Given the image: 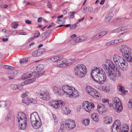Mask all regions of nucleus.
<instances>
[{"label":"nucleus","instance_id":"0e129e2a","mask_svg":"<svg viewBox=\"0 0 132 132\" xmlns=\"http://www.w3.org/2000/svg\"><path fill=\"white\" fill-rule=\"evenodd\" d=\"M75 13L74 12H70L69 18L71 19L73 18L74 17V13Z\"/></svg>","mask_w":132,"mask_h":132},{"label":"nucleus","instance_id":"aec40b11","mask_svg":"<svg viewBox=\"0 0 132 132\" xmlns=\"http://www.w3.org/2000/svg\"><path fill=\"white\" fill-rule=\"evenodd\" d=\"M106 73L108 77L110 80L114 82L116 80H117L115 73L113 72L112 70L108 71Z\"/></svg>","mask_w":132,"mask_h":132},{"label":"nucleus","instance_id":"a211bd4d","mask_svg":"<svg viewBox=\"0 0 132 132\" xmlns=\"http://www.w3.org/2000/svg\"><path fill=\"white\" fill-rule=\"evenodd\" d=\"M97 110L98 113L101 114H104L108 110L107 108L103 104H99L97 105Z\"/></svg>","mask_w":132,"mask_h":132},{"label":"nucleus","instance_id":"f3484780","mask_svg":"<svg viewBox=\"0 0 132 132\" xmlns=\"http://www.w3.org/2000/svg\"><path fill=\"white\" fill-rule=\"evenodd\" d=\"M72 86L68 85H63L61 87V90L63 91V94H66L69 95L71 91V87Z\"/></svg>","mask_w":132,"mask_h":132},{"label":"nucleus","instance_id":"9d476101","mask_svg":"<svg viewBox=\"0 0 132 132\" xmlns=\"http://www.w3.org/2000/svg\"><path fill=\"white\" fill-rule=\"evenodd\" d=\"M39 96L42 99L46 101L49 100L51 98L50 95L48 92L46 90L40 92Z\"/></svg>","mask_w":132,"mask_h":132},{"label":"nucleus","instance_id":"423d86ee","mask_svg":"<svg viewBox=\"0 0 132 132\" xmlns=\"http://www.w3.org/2000/svg\"><path fill=\"white\" fill-rule=\"evenodd\" d=\"M62 122L65 127L67 128L69 130L73 129L76 126L75 121L72 119H69L65 120Z\"/></svg>","mask_w":132,"mask_h":132},{"label":"nucleus","instance_id":"ddd939ff","mask_svg":"<svg viewBox=\"0 0 132 132\" xmlns=\"http://www.w3.org/2000/svg\"><path fill=\"white\" fill-rule=\"evenodd\" d=\"M65 105L64 103L62 101H55L52 104V106L54 108L57 109H61L64 105Z\"/></svg>","mask_w":132,"mask_h":132},{"label":"nucleus","instance_id":"c9c22d12","mask_svg":"<svg viewBox=\"0 0 132 132\" xmlns=\"http://www.w3.org/2000/svg\"><path fill=\"white\" fill-rule=\"evenodd\" d=\"M60 125L61 127L59 130V132H65L64 129L65 127L62 122L60 123Z\"/></svg>","mask_w":132,"mask_h":132},{"label":"nucleus","instance_id":"c85d7f7f","mask_svg":"<svg viewBox=\"0 0 132 132\" xmlns=\"http://www.w3.org/2000/svg\"><path fill=\"white\" fill-rule=\"evenodd\" d=\"M91 117L93 120L96 122H98L99 120L98 115L97 113H93L92 114Z\"/></svg>","mask_w":132,"mask_h":132},{"label":"nucleus","instance_id":"6e6d98bb","mask_svg":"<svg viewBox=\"0 0 132 132\" xmlns=\"http://www.w3.org/2000/svg\"><path fill=\"white\" fill-rule=\"evenodd\" d=\"M28 93L29 92H26L25 93L22 94L21 95L22 97L23 98H26V97L27 96Z\"/></svg>","mask_w":132,"mask_h":132},{"label":"nucleus","instance_id":"58836bf2","mask_svg":"<svg viewBox=\"0 0 132 132\" xmlns=\"http://www.w3.org/2000/svg\"><path fill=\"white\" fill-rule=\"evenodd\" d=\"M89 120L87 119H83L82 122L83 124L84 125L86 126H88L89 124Z\"/></svg>","mask_w":132,"mask_h":132},{"label":"nucleus","instance_id":"4d7b16f0","mask_svg":"<svg viewBox=\"0 0 132 132\" xmlns=\"http://www.w3.org/2000/svg\"><path fill=\"white\" fill-rule=\"evenodd\" d=\"M120 32L121 30L119 28L115 29L112 31V32L114 33H118Z\"/></svg>","mask_w":132,"mask_h":132},{"label":"nucleus","instance_id":"f257e3e1","mask_svg":"<svg viewBox=\"0 0 132 132\" xmlns=\"http://www.w3.org/2000/svg\"><path fill=\"white\" fill-rule=\"evenodd\" d=\"M91 75L93 80L100 84H104L106 81L105 72L101 68L95 67L91 71Z\"/></svg>","mask_w":132,"mask_h":132},{"label":"nucleus","instance_id":"7ed1b4c3","mask_svg":"<svg viewBox=\"0 0 132 132\" xmlns=\"http://www.w3.org/2000/svg\"><path fill=\"white\" fill-rule=\"evenodd\" d=\"M87 68L85 65L79 64L74 67V73L76 76L79 78H82L86 74Z\"/></svg>","mask_w":132,"mask_h":132},{"label":"nucleus","instance_id":"a878e982","mask_svg":"<svg viewBox=\"0 0 132 132\" xmlns=\"http://www.w3.org/2000/svg\"><path fill=\"white\" fill-rule=\"evenodd\" d=\"M63 15H61L58 17L56 21L57 23L58 24H61L65 22V18L63 17Z\"/></svg>","mask_w":132,"mask_h":132},{"label":"nucleus","instance_id":"79ce46f5","mask_svg":"<svg viewBox=\"0 0 132 132\" xmlns=\"http://www.w3.org/2000/svg\"><path fill=\"white\" fill-rule=\"evenodd\" d=\"M36 80V78H33L32 79H28L26 80L27 84H30L34 82Z\"/></svg>","mask_w":132,"mask_h":132},{"label":"nucleus","instance_id":"603ef678","mask_svg":"<svg viewBox=\"0 0 132 132\" xmlns=\"http://www.w3.org/2000/svg\"><path fill=\"white\" fill-rule=\"evenodd\" d=\"M78 23V22H77L76 23L71 25L70 26V28L72 30L74 29L77 26V24Z\"/></svg>","mask_w":132,"mask_h":132},{"label":"nucleus","instance_id":"7c9ffc66","mask_svg":"<svg viewBox=\"0 0 132 132\" xmlns=\"http://www.w3.org/2000/svg\"><path fill=\"white\" fill-rule=\"evenodd\" d=\"M63 55L58 56L52 57L50 59L51 61L52 62H55L59 60L60 59L62 58Z\"/></svg>","mask_w":132,"mask_h":132},{"label":"nucleus","instance_id":"bb28decb","mask_svg":"<svg viewBox=\"0 0 132 132\" xmlns=\"http://www.w3.org/2000/svg\"><path fill=\"white\" fill-rule=\"evenodd\" d=\"M52 89L53 91L55 93L59 95H62L61 93L60 92V88L59 87L54 86L53 87Z\"/></svg>","mask_w":132,"mask_h":132},{"label":"nucleus","instance_id":"e2e57ef3","mask_svg":"<svg viewBox=\"0 0 132 132\" xmlns=\"http://www.w3.org/2000/svg\"><path fill=\"white\" fill-rule=\"evenodd\" d=\"M27 85V84L26 81L25 80L22 82L21 85H19V87H20V88H21V90L23 88V87H21L22 86Z\"/></svg>","mask_w":132,"mask_h":132},{"label":"nucleus","instance_id":"a19ab883","mask_svg":"<svg viewBox=\"0 0 132 132\" xmlns=\"http://www.w3.org/2000/svg\"><path fill=\"white\" fill-rule=\"evenodd\" d=\"M22 102L27 105H29L30 104L29 99L28 98H24L22 100Z\"/></svg>","mask_w":132,"mask_h":132},{"label":"nucleus","instance_id":"2f4dec72","mask_svg":"<svg viewBox=\"0 0 132 132\" xmlns=\"http://www.w3.org/2000/svg\"><path fill=\"white\" fill-rule=\"evenodd\" d=\"M31 72L34 75V76H35V77H38V75H35L34 74L35 73L36 75L38 74L37 73V72H39L38 70L37 69V68L36 66H35L31 70Z\"/></svg>","mask_w":132,"mask_h":132},{"label":"nucleus","instance_id":"13d9d810","mask_svg":"<svg viewBox=\"0 0 132 132\" xmlns=\"http://www.w3.org/2000/svg\"><path fill=\"white\" fill-rule=\"evenodd\" d=\"M125 35L123 34V33L119 34L118 35V37L119 38H120V39H122L125 36Z\"/></svg>","mask_w":132,"mask_h":132},{"label":"nucleus","instance_id":"1a4fd4ad","mask_svg":"<svg viewBox=\"0 0 132 132\" xmlns=\"http://www.w3.org/2000/svg\"><path fill=\"white\" fill-rule=\"evenodd\" d=\"M112 58L114 62L117 67L120 63H122L125 60L122 57L117 54H114L112 56Z\"/></svg>","mask_w":132,"mask_h":132},{"label":"nucleus","instance_id":"338daca9","mask_svg":"<svg viewBox=\"0 0 132 132\" xmlns=\"http://www.w3.org/2000/svg\"><path fill=\"white\" fill-rule=\"evenodd\" d=\"M50 32H48L47 31H46L45 32L43 33V35H44L45 36V37H48V35H50Z\"/></svg>","mask_w":132,"mask_h":132},{"label":"nucleus","instance_id":"37998d69","mask_svg":"<svg viewBox=\"0 0 132 132\" xmlns=\"http://www.w3.org/2000/svg\"><path fill=\"white\" fill-rule=\"evenodd\" d=\"M28 61V59L27 57H24L21 59L19 61L20 63H27Z\"/></svg>","mask_w":132,"mask_h":132},{"label":"nucleus","instance_id":"c756f323","mask_svg":"<svg viewBox=\"0 0 132 132\" xmlns=\"http://www.w3.org/2000/svg\"><path fill=\"white\" fill-rule=\"evenodd\" d=\"M86 90L87 92L90 95L92 94H93V92L95 90V89H94L92 87L89 86H88L86 87Z\"/></svg>","mask_w":132,"mask_h":132},{"label":"nucleus","instance_id":"de8ad7c7","mask_svg":"<svg viewBox=\"0 0 132 132\" xmlns=\"http://www.w3.org/2000/svg\"><path fill=\"white\" fill-rule=\"evenodd\" d=\"M121 129L124 130H129V127L128 125L126 124H124L123 125L122 127H121Z\"/></svg>","mask_w":132,"mask_h":132},{"label":"nucleus","instance_id":"5701e85b","mask_svg":"<svg viewBox=\"0 0 132 132\" xmlns=\"http://www.w3.org/2000/svg\"><path fill=\"white\" fill-rule=\"evenodd\" d=\"M31 124L34 129H37L41 127L42 123L40 119L34 122V123Z\"/></svg>","mask_w":132,"mask_h":132},{"label":"nucleus","instance_id":"dca6fc26","mask_svg":"<svg viewBox=\"0 0 132 132\" xmlns=\"http://www.w3.org/2000/svg\"><path fill=\"white\" fill-rule=\"evenodd\" d=\"M122 62V63H120L117 67H115V68L116 69H117V68H119L121 70L124 71L127 70L128 68V63L126 62L125 60H124Z\"/></svg>","mask_w":132,"mask_h":132},{"label":"nucleus","instance_id":"6e6552de","mask_svg":"<svg viewBox=\"0 0 132 132\" xmlns=\"http://www.w3.org/2000/svg\"><path fill=\"white\" fill-rule=\"evenodd\" d=\"M121 126L119 120H116L111 127L112 132H120Z\"/></svg>","mask_w":132,"mask_h":132},{"label":"nucleus","instance_id":"49530a36","mask_svg":"<svg viewBox=\"0 0 132 132\" xmlns=\"http://www.w3.org/2000/svg\"><path fill=\"white\" fill-rule=\"evenodd\" d=\"M28 73H26L24 74L22 76L21 78V79L23 80H24L26 79L29 78V77H28Z\"/></svg>","mask_w":132,"mask_h":132},{"label":"nucleus","instance_id":"0eeeda50","mask_svg":"<svg viewBox=\"0 0 132 132\" xmlns=\"http://www.w3.org/2000/svg\"><path fill=\"white\" fill-rule=\"evenodd\" d=\"M82 106L86 111L90 113L93 111L95 106L94 104L90 103L87 101H85L83 102Z\"/></svg>","mask_w":132,"mask_h":132},{"label":"nucleus","instance_id":"cd10ccee","mask_svg":"<svg viewBox=\"0 0 132 132\" xmlns=\"http://www.w3.org/2000/svg\"><path fill=\"white\" fill-rule=\"evenodd\" d=\"M113 16L112 13V12H109L106 16L104 20L105 22H109L112 19Z\"/></svg>","mask_w":132,"mask_h":132},{"label":"nucleus","instance_id":"052dcab7","mask_svg":"<svg viewBox=\"0 0 132 132\" xmlns=\"http://www.w3.org/2000/svg\"><path fill=\"white\" fill-rule=\"evenodd\" d=\"M105 89L104 91L106 92H109L110 90V88L109 86H106L105 87Z\"/></svg>","mask_w":132,"mask_h":132},{"label":"nucleus","instance_id":"09e8293b","mask_svg":"<svg viewBox=\"0 0 132 132\" xmlns=\"http://www.w3.org/2000/svg\"><path fill=\"white\" fill-rule=\"evenodd\" d=\"M70 60L72 61V63H76L79 60L78 59L75 58H70Z\"/></svg>","mask_w":132,"mask_h":132},{"label":"nucleus","instance_id":"412c9836","mask_svg":"<svg viewBox=\"0 0 132 132\" xmlns=\"http://www.w3.org/2000/svg\"><path fill=\"white\" fill-rule=\"evenodd\" d=\"M71 88L70 93L69 94L70 97L72 96L74 97H76L79 96V94L76 89L72 87Z\"/></svg>","mask_w":132,"mask_h":132},{"label":"nucleus","instance_id":"774afa93","mask_svg":"<svg viewBox=\"0 0 132 132\" xmlns=\"http://www.w3.org/2000/svg\"><path fill=\"white\" fill-rule=\"evenodd\" d=\"M102 101L103 103H105L107 102L108 103H109V100L108 99L104 98L102 99Z\"/></svg>","mask_w":132,"mask_h":132},{"label":"nucleus","instance_id":"bf43d9fd","mask_svg":"<svg viewBox=\"0 0 132 132\" xmlns=\"http://www.w3.org/2000/svg\"><path fill=\"white\" fill-rule=\"evenodd\" d=\"M76 43L75 40H71L69 41V44L70 45H72L75 44Z\"/></svg>","mask_w":132,"mask_h":132},{"label":"nucleus","instance_id":"ea45409f","mask_svg":"<svg viewBox=\"0 0 132 132\" xmlns=\"http://www.w3.org/2000/svg\"><path fill=\"white\" fill-rule=\"evenodd\" d=\"M36 66L38 71L42 70L44 68V65L42 64H39Z\"/></svg>","mask_w":132,"mask_h":132},{"label":"nucleus","instance_id":"5fc2aeb1","mask_svg":"<svg viewBox=\"0 0 132 132\" xmlns=\"http://www.w3.org/2000/svg\"><path fill=\"white\" fill-rule=\"evenodd\" d=\"M114 44L119 43L122 41V39L113 40Z\"/></svg>","mask_w":132,"mask_h":132},{"label":"nucleus","instance_id":"c03bdc74","mask_svg":"<svg viewBox=\"0 0 132 132\" xmlns=\"http://www.w3.org/2000/svg\"><path fill=\"white\" fill-rule=\"evenodd\" d=\"M12 115L10 114H9L8 115L5 119V122H8L10 121Z\"/></svg>","mask_w":132,"mask_h":132},{"label":"nucleus","instance_id":"f8f14e48","mask_svg":"<svg viewBox=\"0 0 132 132\" xmlns=\"http://www.w3.org/2000/svg\"><path fill=\"white\" fill-rule=\"evenodd\" d=\"M63 56L62 58L60 59L58 61L54 62V64L58 67H65V65L64 63L67 62V59L65 58H63Z\"/></svg>","mask_w":132,"mask_h":132},{"label":"nucleus","instance_id":"680f3d73","mask_svg":"<svg viewBox=\"0 0 132 132\" xmlns=\"http://www.w3.org/2000/svg\"><path fill=\"white\" fill-rule=\"evenodd\" d=\"M40 35L39 32V31H35L34 33V37H37Z\"/></svg>","mask_w":132,"mask_h":132},{"label":"nucleus","instance_id":"473e14b6","mask_svg":"<svg viewBox=\"0 0 132 132\" xmlns=\"http://www.w3.org/2000/svg\"><path fill=\"white\" fill-rule=\"evenodd\" d=\"M31 72L34 75V76H35V77H38V75H35L34 74L35 73L36 75L38 74L37 73V72H39L38 70L37 69V68L36 66H35L31 70Z\"/></svg>","mask_w":132,"mask_h":132},{"label":"nucleus","instance_id":"a18cd8bd","mask_svg":"<svg viewBox=\"0 0 132 132\" xmlns=\"http://www.w3.org/2000/svg\"><path fill=\"white\" fill-rule=\"evenodd\" d=\"M119 88L118 89L122 93V94L123 95L125 94V93L124 92V87L121 86H119Z\"/></svg>","mask_w":132,"mask_h":132},{"label":"nucleus","instance_id":"864d4df0","mask_svg":"<svg viewBox=\"0 0 132 132\" xmlns=\"http://www.w3.org/2000/svg\"><path fill=\"white\" fill-rule=\"evenodd\" d=\"M119 28L121 31H122L128 29L127 26H123L121 27H120Z\"/></svg>","mask_w":132,"mask_h":132},{"label":"nucleus","instance_id":"20e7f679","mask_svg":"<svg viewBox=\"0 0 132 132\" xmlns=\"http://www.w3.org/2000/svg\"><path fill=\"white\" fill-rule=\"evenodd\" d=\"M102 67L106 73L112 69H115V66L110 60L106 59L102 64Z\"/></svg>","mask_w":132,"mask_h":132},{"label":"nucleus","instance_id":"4c0bfd02","mask_svg":"<svg viewBox=\"0 0 132 132\" xmlns=\"http://www.w3.org/2000/svg\"><path fill=\"white\" fill-rule=\"evenodd\" d=\"M11 88L13 90H16L17 89L21 90V88L19 87V85H18L12 84L11 85Z\"/></svg>","mask_w":132,"mask_h":132},{"label":"nucleus","instance_id":"39448f33","mask_svg":"<svg viewBox=\"0 0 132 132\" xmlns=\"http://www.w3.org/2000/svg\"><path fill=\"white\" fill-rule=\"evenodd\" d=\"M113 106L115 111L120 113L122 110V107L120 100L117 97H114L113 98Z\"/></svg>","mask_w":132,"mask_h":132},{"label":"nucleus","instance_id":"4be33fe9","mask_svg":"<svg viewBox=\"0 0 132 132\" xmlns=\"http://www.w3.org/2000/svg\"><path fill=\"white\" fill-rule=\"evenodd\" d=\"M18 73L17 70L13 68L10 70H9L7 72L8 77L13 76L16 75Z\"/></svg>","mask_w":132,"mask_h":132},{"label":"nucleus","instance_id":"b1692460","mask_svg":"<svg viewBox=\"0 0 132 132\" xmlns=\"http://www.w3.org/2000/svg\"><path fill=\"white\" fill-rule=\"evenodd\" d=\"M26 116V114L24 113L21 112H19L18 113L17 118L18 119V122L23 119V118H25Z\"/></svg>","mask_w":132,"mask_h":132},{"label":"nucleus","instance_id":"3c124183","mask_svg":"<svg viewBox=\"0 0 132 132\" xmlns=\"http://www.w3.org/2000/svg\"><path fill=\"white\" fill-rule=\"evenodd\" d=\"M30 103H31L32 104H35L37 103V101L36 100L33 98L29 99Z\"/></svg>","mask_w":132,"mask_h":132},{"label":"nucleus","instance_id":"4468645a","mask_svg":"<svg viewBox=\"0 0 132 132\" xmlns=\"http://www.w3.org/2000/svg\"><path fill=\"white\" fill-rule=\"evenodd\" d=\"M40 119L37 113L36 112H34L30 115V120L31 124L38 120Z\"/></svg>","mask_w":132,"mask_h":132},{"label":"nucleus","instance_id":"e433bc0d","mask_svg":"<svg viewBox=\"0 0 132 132\" xmlns=\"http://www.w3.org/2000/svg\"><path fill=\"white\" fill-rule=\"evenodd\" d=\"M93 94H92L91 95L95 98H97L99 97L100 95L99 93L95 90L93 92Z\"/></svg>","mask_w":132,"mask_h":132},{"label":"nucleus","instance_id":"f03ea898","mask_svg":"<svg viewBox=\"0 0 132 132\" xmlns=\"http://www.w3.org/2000/svg\"><path fill=\"white\" fill-rule=\"evenodd\" d=\"M119 51L128 62H132V50L130 47L126 45H122Z\"/></svg>","mask_w":132,"mask_h":132},{"label":"nucleus","instance_id":"6ab92c4d","mask_svg":"<svg viewBox=\"0 0 132 132\" xmlns=\"http://www.w3.org/2000/svg\"><path fill=\"white\" fill-rule=\"evenodd\" d=\"M45 52L44 48H39L34 51L32 54V55L34 57H38L43 54Z\"/></svg>","mask_w":132,"mask_h":132},{"label":"nucleus","instance_id":"72a5a7b5","mask_svg":"<svg viewBox=\"0 0 132 132\" xmlns=\"http://www.w3.org/2000/svg\"><path fill=\"white\" fill-rule=\"evenodd\" d=\"M112 118L111 117H106L105 119L104 122L106 124H109L111 123Z\"/></svg>","mask_w":132,"mask_h":132},{"label":"nucleus","instance_id":"69168bd1","mask_svg":"<svg viewBox=\"0 0 132 132\" xmlns=\"http://www.w3.org/2000/svg\"><path fill=\"white\" fill-rule=\"evenodd\" d=\"M3 68L7 69H12V68H13V67L10 66L8 65H4L3 66Z\"/></svg>","mask_w":132,"mask_h":132},{"label":"nucleus","instance_id":"8fccbe9b","mask_svg":"<svg viewBox=\"0 0 132 132\" xmlns=\"http://www.w3.org/2000/svg\"><path fill=\"white\" fill-rule=\"evenodd\" d=\"M114 45L113 40L109 41L106 43V46H110Z\"/></svg>","mask_w":132,"mask_h":132},{"label":"nucleus","instance_id":"f704fd0d","mask_svg":"<svg viewBox=\"0 0 132 132\" xmlns=\"http://www.w3.org/2000/svg\"><path fill=\"white\" fill-rule=\"evenodd\" d=\"M116 70L115 73L117 80L121 76V73L120 71L117 69V68L116 69Z\"/></svg>","mask_w":132,"mask_h":132},{"label":"nucleus","instance_id":"393cba45","mask_svg":"<svg viewBox=\"0 0 132 132\" xmlns=\"http://www.w3.org/2000/svg\"><path fill=\"white\" fill-rule=\"evenodd\" d=\"M61 110L62 112L65 114H69L71 112V110H69L68 107L65 105H64Z\"/></svg>","mask_w":132,"mask_h":132},{"label":"nucleus","instance_id":"2eb2a0df","mask_svg":"<svg viewBox=\"0 0 132 132\" xmlns=\"http://www.w3.org/2000/svg\"><path fill=\"white\" fill-rule=\"evenodd\" d=\"M107 33L106 31H102L92 37L91 39L92 40H96L99 39L105 35Z\"/></svg>","mask_w":132,"mask_h":132},{"label":"nucleus","instance_id":"9b49d317","mask_svg":"<svg viewBox=\"0 0 132 132\" xmlns=\"http://www.w3.org/2000/svg\"><path fill=\"white\" fill-rule=\"evenodd\" d=\"M23 119L18 122L19 127L20 129L26 130L27 126V119L26 116Z\"/></svg>","mask_w":132,"mask_h":132}]
</instances>
